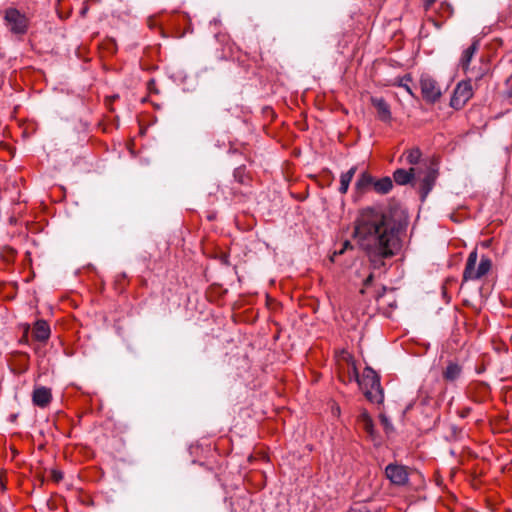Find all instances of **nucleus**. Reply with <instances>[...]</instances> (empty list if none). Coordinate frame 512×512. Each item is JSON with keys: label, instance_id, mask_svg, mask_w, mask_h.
<instances>
[{"label": "nucleus", "instance_id": "1", "mask_svg": "<svg viewBox=\"0 0 512 512\" xmlns=\"http://www.w3.org/2000/svg\"><path fill=\"white\" fill-rule=\"evenodd\" d=\"M401 224L380 210L365 208L355 220L354 238L367 253L374 269H382L385 259L400 249Z\"/></svg>", "mask_w": 512, "mask_h": 512}, {"label": "nucleus", "instance_id": "2", "mask_svg": "<svg viewBox=\"0 0 512 512\" xmlns=\"http://www.w3.org/2000/svg\"><path fill=\"white\" fill-rule=\"evenodd\" d=\"M353 377L356 379L369 401L373 403H381L383 401L384 395L380 385V378L373 369L369 367L365 368L360 378L356 367L353 366Z\"/></svg>", "mask_w": 512, "mask_h": 512}, {"label": "nucleus", "instance_id": "3", "mask_svg": "<svg viewBox=\"0 0 512 512\" xmlns=\"http://www.w3.org/2000/svg\"><path fill=\"white\" fill-rule=\"evenodd\" d=\"M3 22L7 30L14 36L23 37L30 28V18L26 13L15 7L3 10Z\"/></svg>", "mask_w": 512, "mask_h": 512}, {"label": "nucleus", "instance_id": "4", "mask_svg": "<svg viewBox=\"0 0 512 512\" xmlns=\"http://www.w3.org/2000/svg\"><path fill=\"white\" fill-rule=\"evenodd\" d=\"M478 259L477 250L474 249L468 256L466 266L463 272L464 281L478 280L485 276L491 269L492 262L487 256H482L478 267L476 263Z\"/></svg>", "mask_w": 512, "mask_h": 512}, {"label": "nucleus", "instance_id": "5", "mask_svg": "<svg viewBox=\"0 0 512 512\" xmlns=\"http://www.w3.org/2000/svg\"><path fill=\"white\" fill-rule=\"evenodd\" d=\"M437 178V169L431 162L425 161L416 167L415 180L420 183L421 198L424 200L432 190Z\"/></svg>", "mask_w": 512, "mask_h": 512}, {"label": "nucleus", "instance_id": "6", "mask_svg": "<svg viewBox=\"0 0 512 512\" xmlns=\"http://www.w3.org/2000/svg\"><path fill=\"white\" fill-rule=\"evenodd\" d=\"M472 96L471 82L469 80L461 81L454 90L450 105L455 109H461Z\"/></svg>", "mask_w": 512, "mask_h": 512}, {"label": "nucleus", "instance_id": "7", "mask_svg": "<svg viewBox=\"0 0 512 512\" xmlns=\"http://www.w3.org/2000/svg\"><path fill=\"white\" fill-rule=\"evenodd\" d=\"M385 475L392 484L397 486L405 485L409 479L407 468L396 463H390L386 466Z\"/></svg>", "mask_w": 512, "mask_h": 512}, {"label": "nucleus", "instance_id": "8", "mask_svg": "<svg viewBox=\"0 0 512 512\" xmlns=\"http://www.w3.org/2000/svg\"><path fill=\"white\" fill-rule=\"evenodd\" d=\"M420 86L422 96L427 102L435 103L438 101L441 96V90L433 78L429 76H422Z\"/></svg>", "mask_w": 512, "mask_h": 512}, {"label": "nucleus", "instance_id": "9", "mask_svg": "<svg viewBox=\"0 0 512 512\" xmlns=\"http://www.w3.org/2000/svg\"><path fill=\"white\" fill-rule=\"evenodd\" d=\"M52 400L51 390L47 387L41 386L34 389L32 394V401L34 405L44 408Z\"/></svg>", "mask_w": 512, "mask_h": 512}, {"label": "nucleus", "instance_id": "10", "mask_svg": "<svg viewBox=\"0 0 512 512\" xmlns=\"http://www.w3.org/2000/svg\"><path fill=\"white\" fill-rule=\"evenodd\" d=\"M50 326L45 320H38L35 322L32 329V336L39 342H45L50 337Z\"/></svg>", "mask_w": 512, "mask_h": 512}, {"label": "nucleus", "instance_id": "11", "mask_svg": "<svg viewBox=\"0 0 512 512\" xmlns=\"http://www.w3.org/2000/svg\"><path fill=\"white\" fill-rule=\"evenodd\" d=\"M372 105L377 110L378 118L383 122H389L391 120L390 106L383 98L373 97L371 99Z\"/></svg>", "mask_w": 512, "mask_h": 512}, {"label": "nucleus", "instance_id": "12", "mask_svg": "<svg viewBox=\"0 0 512 512\" xmlns=\"http://www.w3.org/2000/svg\"><path fill=\"white\" fill-rule=\"evenodd\" d=\"M478 48V41H474L466 50L463 51V54L460 59V66L464 72L467 73L469 71L470 62L475 53L477 52Z\"/></svg>", "mask_w": 512, "mask_h": 512}, {"label": "nucleus", "instance_id": "13", "mask_svg": "<svg viewBox=\"0 0 512 512\" xmlns=\"http://www.w3.org/2000/svg\"><path fill=\"white\" fill-rule=\"evenodd\" d=\"M415 174H416V167L410 168L409 170L397 169L393 173V178L397 184L406 185L409 182H411V180L415 179Z\"/></svg>", "mask_w": 512, "mask_h": 512}, {"label": "nucleus", "instance_id": "14", "mask_svg": "<svg viewBox=\"0 0 512 512\" xmlns=\"http://www.w3.org/2000/svg\"><path fill=\"white\" fill-rule=\"evenodd\" d=\"M374 178L367 174L362 173L359 179L356 181L355 188L359 193H365L369 189L373 188Z\"/></svg>", "mask_w": 512, "mask_h": 512}, {"label": "nucleus", "instance_id": "15", "mask_svg": "<svg viewBox=\"0 0 512 512\" xmlns=\"http://www.w3.org/2000/svg\"><path fill=\"white\" fill-rule=\"evenodd\" d=\"M356 170V166H353L347 172L341 174L339 187L340 193L345 194L348 191L349 185L356 173Z\"/></svg>", "mask_w": 512, "mask_h": 512}, {"label": "nucleus", "instance_id": "16", "mask_svg": "<svg viewBox=\"0 0 512 512\" xmlns=\"http://www.w3.org/2000/svg\"><path fill=\"white\" fill-rule=\"evenodd\" d=\"M461 372L462 369L457 363L450 362L443 372V378L447 381H454L460 377Z\"/></svg>", "mask_w": 512, "mask_h": 512}, {"label": "nucleus", "instance_id": "17", "mask_svg": "<svg viewBox=\"0 0 512 512\" xmlns=\"http://www.w3.org/2000/svg\"><path fill=\"white\" fill-rule=\"evenodd\" d=\"M393 187L392 180L389 177H384L379 180L374 179L373 190L379 194L388 193Z\"/></svg>", "mask_w": 512, "mask_h": 512}, {"label": "nucleus", "instance_id": "18", "mask_svg": "<svg viewBox=\"0 0 512 512\" xmlns=\"http://www.w3.org/2000/svg\"><path fill=\"white\" fill-rule=\"evenodd\" d=\"M358 421L361 424L362 428L370 435L374 434V425L370 415L367 411H362L358 417Z\"/></svg>", "mask_w": 512, "mask_h": 512}, {"label": "nucleus", "instance_id": "19", "mask_svg": "<svg viewBox=\"0 0 512 512\" xmlns=\"http://www.w3.org/2000/svg\"><path fill=\"white\" fill-rule=\"evenodd\" d=\"M406 161L410 165H418L423 163L421 162L422 153L419 148H412L406 152Z\"/></svg>", "mask_w": 512, "mask_h": 512}, {"label": "nucleus", "instance_id": "20", "mask_svg": "<svg viewBox=\"0 0 512 512\" xmlns=\"http://www.w3.org/2000/svg\"><path fill=\"white\" fill-rule=\"evenodd\" d=\"M79 501L85 507H92L94 505L93 497L90 494H87V493H84V492L80 493Z\"/></svg>", "mask_w": 512, "mask_h": 512}, {"label": "nucleus", "instance_id": "21", "mask_svg": "<svg viewBox=\"0 0 512 512\" xmlns=\"http://www.w3.org/2000/svg\"><path fill=\"white\" fill-rule=\"evenodd\" d=\"M347 249H352V245L350 243V241L346 240L343 244H342V248L339 250V251H335L334 254L331 256V261L334 262L335 261V257L337 255H341L343 254Z\"/></svg>", "mask_w": 512, "mask_h": 512}, {"label": "nucleus", "instance_id": "22", "mask_svg": "<svg viewBox=\"0 0 512 512\" xmlns=\"http://www.w3.org/2000/svg\"><path fill=\"white\" fill-rule=\"evenodd\" d=\"M50 477L55 483H58L63 479V474L60 470L52 469L50 471Z\"/></svg>", "mask_w": 512, "mask_h": 512}, {"label": "nucleus", "instance_id": "23", "mask_svg": "<svg viewBox=\"0 0 512 512\" xmlns=\"http://www.w3.org/2000/svg\"><path fill=\"white\" fill-rule=\"evenodd\" d=\"M379 418H380L381 424L384 426L386 431H389L390 429H392V424L386 415L381 414Z\"/></svg>", "mask_w": 512, "mask_h": 512}, {"label": "nucleus", "instance_id": "24", "mask_svg": "<svg viewBox=\"0 0 512 512\" xmlns=\"http://www.w3.org/2000/svg\"><path fill=\"white\" fill-rule=\"evenodd\" d=\"M350 512H369V511L366 506L360 505V506L352 508Z\"/></svg>", "mask_w": 512, "mask_h": 512}, {"label": "nucleus", "instance_id": "25", "mask_svg": "<svg viewBox=\"0 0 512 512\" xmlns=\"http://www.w3.org/2000/svg\"><path fill=\"white\" fill-rule=\"evenodd\" d=\"M28 331H29V327H27L25 329L24 334H23V336L21 338V342H26V343L28 342Z\"/></svg>", "mask_w": 512, "mask_h": 512}, {"label": "nucleus", "instance_id": "26", "mask_svg": "<svg viewBox=\"0 0 512 512\" xmlns=\"http://www.w3.org/2000/svg\"><path fill=\"white\" fill-rule=\"evenodd\" d=\"M400 86H402L409 94L413 95L411 88L407 84L401 83Z\"/></svg>", "mask_w": 512, "mask_h": 512}, {"label": "nucleus", "instance_id": "27", "mask_svg": "<svg viewBox=\"0 0 512 512\" xmlns=\"http://www.w3.org/2000/svg\"><path fill=\"white\" fill-rule=\"evenodd\" d=\"M372 279H373V276L372 275H369L365 281H364V285L365 286H368L371 282H372Z\"/></svg>", "mask_w": 512, "mask_h": 512}, {"label": "nucleus", "instance_id": "28", "mask_svg": "<svg viewBox=\"0 0 512 512\" xmlns=\"http://www.w3.org/2000/svg\"><path fill=\"white\" fill-rule=\"evenodd\" d=\"M118 96L117 95H113L112 97H107L106 100H105V104L108 106L110 104V101L113 99H116Z\"/></svg>", "mask_w": 512, "mask_h": 512}, {"label": "nucleus", "instance_id": "29", "mask_svg": "<svg viewBox=\"0 0 512 512\" xmlns=\"http://www.w3.org/2000/svg\"><path fill=\"white\" fill-rule=\"evenodd\" d=\"M87 10H88L87 6H84V7L81 9L80 14H81L82 16H85V14L87 13Z\"/></svg>", "mask_w": 512, "mask_h": 512}, {"label": "nucleus", "instance_id": "30", "mask_svg": "<svg viewBox=\"0 0 512 512\" xmlns=\"http://www.w3.org/2000/svg\"><path fill=\"white\" fill-rule=\"evenodd\" d=\"M436 0H424V2L427 4V5H431L432 3H434Z\"/></svg>", "mask_w": 512, "mask_h": 512}, {"label": "nucleus", "instance_id": "31", "mask_svg": "<svg viewBox=\"0 0 512 512\" xmlns=\"http://www.w3.org/2000/svg\"><path fill=\"white\" fill-rule=\"evenodd\" d=\"M16 419V415H11V420L14 421Z\"/></svg>", "mask_w": 512, "mask_h": 512}]
</instances>
